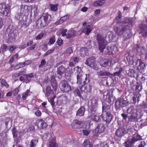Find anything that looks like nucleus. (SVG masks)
Listing matches in <instances>:
<instances>
[{"instance_id":"1","label":"nucleus","mask_w":147,"mask_h":147,"mask_svg":"<svg viewBox=\"0 0 147 147\" xmlns=\"http://www.w3.org/2000/svg\"><path fill=\"white\" fill-rule=\"evenodd\" d=\"M138 62L139 63V65L137 67V70L142 71H143L146 67V65L141 60L138 59L136 60L132 57L129 58V65H133L132 67H136Z\"/></svg>"},{"instance_id":"2","label":"nucleus","mask_w":147,"mask_h":147,"mask_svg":"<svg viewBox=\"0 0 147 147\" xmlns=\"http://www.w3.org/2000/svg\"><path fill=\"white\" fill-rule=\"evenodd\" d=\"M115 107L117 111L127 105L128 101L126 96H121L120 98L116 100L115 102Z\"/></svg>"},{"instance_id":"3","label":"nucleus","mask_w":147,"mask_h":147,"mask_svg":"<svg viewBox=\"0 0 147 147\" xmlns=\"http://www.w3.org/2000/svg\"><path fill=\"white\" fill-rule=\"evenodd\" d=\"M129 29V26L127 25H125L123 26L117 27L115 29V33L118 35L120 36L123 35L124 37L127 38V36H129L127 31Z\"/></svg>"},{"instance_id":"4","label":"nucleus","mask_w":147,"mask_h":147,"mask_svg":"<svg viewBox=\"0 0 147 147\" xmlns=\"http://www.w3.org/2000/svg\"><path fill=\"white\" fill-rule=\"evenodd\" d=\"M96 39L98 42L99 49L100 52H103L107 45V41L102 36L99 34L97 35Z\"/></svg>"},{"instance_id":"5","label":"nucleus","mask_w":147,"mask_h":147,"mask_svg":"<svg viewBox=\"0 0 147 147\" xmlns=\"http://www.w3.org/2000/svg\"><path fill=\"white\" fill-rule=\"evenodd\" d=\"M51 16L47 13H44L38 21V23L42 27L47 23H49L51 20Z\"/></svg>"},{"instance_id":"6","label":"nucleus","mask_w":147,"mask_h":147,"mask_svg":"<svg viewBox=\"0 0 147 147\" xmlns=\"http://www.w3.org/2000/svg\"><path fill=\"white\" fill-rule=\"evenodd\" d=\"M10 12V7L8 5L4 3H0V13L5 16H7Z\"/></svg>"},{"instance_id":"7","label":"nucleus","mask_w":147,"mask_h":147,"mask_svg":"<svg viewBox=\"0 0 147 147\" xmlns=\"http://www.w3.org/2000/svg\"><path fill=\"white\" fill-rule=\"evenodd\" d=\"M61 90L63 92H68L72 90L69 83L65 80L61 81Z\"/></svg>"},{"instance_id":"8","label":"nucleus","mask_w":147,"mask_h":147,"mask_svg":"<svg viewBox=\"0 0 147 147\" xmlns=\"http://www.w3.org/2000/svg\"><path fill=\"white\" fill-rule=\"evenodd\" d=\"M98 103L97 100L94 99L92 100L91 104L89 107L90 114H96L98 108Z\"/></svg>"},{"instance_id":"9","label":"nucleus","mask_w":147,"mask_h":147,"mask_svg":"<svg viewBox=\"0 0 147 147\" xmlns=\"http://www.w3.org/2000/svg\"><path fill=\"white\" fill-rule=\"evenodd\" d=\"M129 111H130L129 113L131 114L129 118V120L132 121H136L138 115L136 110L135 109L133 106L131 105L129 107Z\"/></svg>"},{"instance_id":"10","label":"nucleus","mask_w":147,"mask_h":147,"mask_svg":"<svg viewBox=\"0 0 147 147\" xmlns=\"http://www.w3.org/2000/svg\"><path fill=\"white\" fill-rule=\"evenodd\" d=\"M106 129L105 125L102 123H99L94 131H93V134L96 136L98 134H100L103 133Z\"/></svg>"},{"instance_id":"11","label":"nucleus","mask_w":147,"mask_h":147,"mask_svg":"<svg viewBox=\"0 0 147 147\" xmlns=\"http://www.w3.org/2000/svg\"><path fill=\"white\" fill-rule=\"evenodd\" d=\"M123 127L124 128L121 127L117 129L115 132V135L118 137L121 138L126 133L125 129H126L127 130L128 129L126 123L123 124Z\"/></svg>"},{"instance_id":"12","label":"nucleus","mask_w":147,"mask_h":147,"mask_svg":"<svg viewBox=\"0 0 147 147\" xmlns=\"http://www.w3.org/2000/svg\"><path fill=\"white\" fill-rule=\"evenodd\" d=\"M139 28L140 29V34L144 38H146L147 36V25L142 23L139 25Z\"/></svg>"},{"instance_id":"13","label":"nucleus","mask_w":147,"mask_h":147,"mask_svg":"<svg viewBox=\"0 0 147 147\" xmlns=\"http://www.w3.org/2000/svg\"><path fill=\"white\" fill-rule=\"evenodd\" d=\"M101 117L104 121H106L107 124L110 123L113 118V115L110 113H102Z\"/></svg>"},{"instance_id":"14","label":"nucleus","mask_w":147,"mask_h":147,"mask_svg":"<svg viewBox=\"0 0 147 147\" xmlns=\"http://www.w3.org/2000/svg\"><path fill=\"white\" fill-rule=\"evenodd\" d=\"M17 33L13 31L9 33L8 35V38L6 40V42L7 43H9L13 42L16 40L17 36Z\"/></svg>"},{"instance_id":"15","label":"nucleus","mask_w":147,"mask_h":147,"mask_svg":"<svg viewBox=\"0 0 147 147\" xmlns=\"http://www.w3.org/2000/svg\"><path fill=\"white\" fill-rule=\"evenodd\" d=\"M35 125L40 129H44L46 128L48 125L45 121L42 119H37L35 123Z\"/></svg>"},{"instance_id":"16","label":"nucleus","mask_w":147,"mask_h":147,"mask_svg":"<svg viewBox=\"0 0 147 147\" xmlns=\"http://www.w3.org/2000/svg\"><path fill=\"white\" fill-rule=\"evenodd\" d=\"M134 50L140 55H143L145 53L146 50L144 47L139 44H136L134 46Z\"/></svg>"},{"instance_id":"17","label":"nucleus","mask_w":147,"mask_h":147,"mask_svg":"<svg viewBox=\"0 0 147 147\" xmlns=\"http://www.w3.org/2000/svg\"><path fill=\"white\" fill-rule=\"evenodd\" d=\"M99 62L101 66L104 67H107L109 66V63H111L109 59L102 57H100Z\"/></svg>"},{"instance_id":"18","label":"nucleus","mask_w":147,"mask_h":147,"mask_svg":"<svg viewBox=\"0 0 147 147\" xmlns=\"http://www.w3.org/2000/svg\"><path fill=\"white\" fill-rule=\"evenodd\" d=\"M142 139L141 136L138 133V132H136L134 135V136L131 140L129 141V147H130V146L132 145L136 142Z\"/></svg>"},{"instance_id":"19","label":"nucleus","mask_w":147,"mask_h":147,"mask_svg":"<svg viewBox=\"0 0 147 147\" xmlns=\"http://www.w3.org/2000/svg\"><path fill=\"white\" fill-rule=\"evenodd\" d=\"M107 50V52L106 53L108 55L113 54L118 51L117 47L114 44L108 46Z\"/></svg>"},{"instance_id":"20","label":"nucleus","mask_w":147,"mask_h":147,"mask_svg":"<svg viewBox=\"0 0 147 147\" xmlns=\"http://www.w3.org/2000/svg\"><path fill=\"white\" fill-rule=\"evenodd\" d=\"M131 96L132 98L133 103L135 104L137 102H138L139 101V98L141 96V95L138 92L136 91Z\"/></svg>"},{"instance_id":"21","label":"nucleus","mask_w":147,"mask_h":147,"mask_svg":"<svg viewBox=\"0 0 147 147\" xmlns=\"http://www.w3.org/2000/svg\"><path fill=\"white\" fill-rule=\"evenodd\" d=\"M82 123L81 121L76 119L74 120L71 124V126L73 128L78 129L81 127V125Z\"/></svg>"},{"instance_id":"22","label":"nucleus","mask_w":147,"mask_h":147,"mask_svg":"<svg viewBox=\"0 0 147 147\" xmlns=\"http://www.w3.org/2000/svg\"><path fill=\"white\" fill-rule=\"evenodd\" d=\"M51 82L53 90L55 93L57 87V85L54 75H53L51 77Z\"/></svg>"},{"instance_id":"23","label":"nucleus","mask_w":147,"mask_h":147,"mask_svg":"<svg viewBox=\"0 0 147 147\" xmlns=\"http://www.w3.org/2000/svg\"><path fill=\"white\" fill-rule=\"evenodd\" d=\"M129 76L136 78L137 80H138L140 76L138 74V73L134 69H129Z\"/></svg>"},{"instance_id":"24","label":"nucleus","mask_w":147,"mask_h":147,"mask_svg":"<svg viewBox=\"0 0 147 147\" xmlns=\"http://www.w3.org/2000/svg\"><path fill=\"white\" fill-rule=\"evenodd\" d=\"M95 58L92 56L87 59L85 62V64L88 66L90 67L92 66V64L95 63Z\"/></svg>"},{"instance_id":"25","label":"nucleus","mask_w":147,"mask_h":147,"mask_svg":"<svg viewBox=\"0 0 147 147\" xmlns=\"http://www.w3.org/2000/svg\"><path fill=\"white\" fill-rule=\"evenodd\" d=\"M80 89L82 91H83L85 92H89L91 91L92 87L90 85H82L81 88H80Z\"/></svg>"},{"instance_id":"26","label":"nucleus","mask_w":147,"mask_h":147,"mask_svg":"<svg viewBox=\"0 0 147 147\" xmlns=\"http://www.w3.org/2000/svg\"><path fill=\"white\" fill-rule=\"evenodd\" d=\"M66 69L63 65H61L57 68V73L59 75H62L65 73Z\"/></svg>"},{"instance_id":"27","label":"nucleus","mask_w":147,"mask_h":147,"mask_svg":"<svg viewBox=\"0 0 147 147\" xmlns=\"http://www.w3.org/2000/svg\"><path fill=\"white\" fill-rule=\"evenodd\" d=\"M69 17V15H66L62 17L58 21L55 23V24L56 25L61 24L68 19Z\"/></svg>"},{"instance_id":"28","label":"nucleus","mask_w":147,"mask_h":147,"mask_svg":"<svg viewBox=\"0 0 147 147\" xmlns=\"http://www.w3.org/2000/svg\"><path fill=\"white\" fill-rule=\"evenodd\" d=\"M96 114H90L89 117L94 121L98 122L100 121V117L99 116L96 115Z\"/></svg>"},{"instance_id":"29","label":"nucleus","mask_w":147,"mask_h":147,"mask_svg":"<svg viewBox=\"0 0 147 147\" xmlns=\"http://www.w3.org/2000/svg\"><path fill=\"white\" fill-rule=\"evenodd\" d=\"M51 89V88L49 86H47L46 88V93L47 96H52L55 95L54 92Z\"/></svg>"},{"instance_id":"30","label":"nucleus","mask_w":147,"mask_h":147,"mask_svg":"<svg viewBox=\"0 0 147 147\" xmlns=\"http://www.w3.org/2000/svg\"><path fill=\"white\" fill-rule=\"evenodd\" d=\"M49 145V147H59V146L56 143V139L54 138H53L50 140Z\"/></svg>"},{"instance_id":"31","label":"nucleus","mask_w":147,"mask_h":147,"mask_svg":"<svg viewBox=\"0 0 147 147\" xmlns=\"http://www.w3.org/2000/svg\"><path fill=\"white\" fill-rule=\"evenodd\" d=\"M110 109V106L104 103V104H102V113H110L109 111Z\"/></svg>"},{"instance_id":"32","label":"nucleus","mask_w":147,"mask_h":147,"mask_svg":"<svg viewBox=\"0 0 147 147\" xmlns=\"http://www.w3.org/2000/svg\"><path fill=\"white\" fill-rule=\"evenodd\" d=\"M91 31V30L90 28V26L89 25H86V26L84 27L82 32L87 35H89Z\"/></svg>"},{"instance_id":"33","label":"nucleus","mask_w":147,"mask_h":147,"mask_svg":"<svg viewBox=\"0 0 147 147\" xmlns=\"http://www.w3.org/2000/svg\"><path fill=\"white\" fill-rule=\"evenodd\" d=\"M85 111V109L83 107H81L78 110L76 113V116L80 117L83 116Z\"/></svg>"},{"instance_id":"34","label":"nucleus","mask_w":147,"mask_h":147,"mask_svg":"<svg viewBox=\"0 0 147 147\" xmlns=\"http://www.w3.org/2000/svg\"><path fill=\"white\" fill-rule=\"evenodd\" d=\"M76 36V33L75 32H71V33H69L67 34L66 37V38L69 39V42H71L74 40L73 38Z\"/></svg>"},{"instance_id":"35","label":"nucleus","mask_w":147,"mask_h":147,"mask_svg":"<svg viewBox=\"0 0 147 147\" xmlns=\"http://www.w3.org/2000/svg\"><path fill=\"white\" fill-rule=\"evenodd\" d=\"M105 2V0L96 1L94 2L93 5L94 7L100 6L103 5Z\"/></svg>"},{"instance_id":"36","label":"nucleus","mask_w":147,"mask_h":147,"mask_svg":"<svg viewBox=\"0 0 147 147\" xmlns=\"http://www.w3.org/2000/svg\"><path fill=\"white\" fill-rule=\"evenodd\" d=\"M118 69H119V71L116 72H114L113 74V75L114 76H117L121 77V72L123 71V69L121 67H120L119 68L118 67H117L115 69V71H117Z\"/></svg>"},{"instance_id":"37","label":"nucleus","mask_w":147,"mask_h":147,"mask_svg":"<svg viewBox=\"0 0 147 147\" xmlns=\"http://www.w3.org/2000/svg\"><path fill=\"white\" fill-rule=\"evenodd\" d=\"M0 83H1V87H2L5 86L6 88H8L9 87V85L6 82V80L2 78L0 79Z\"/></svg>"},{"instance_id":"38","label":"nucleus","mask_w":147,"mask_h":147,"mask_svg":"<svg viewBox=\"0 0 147 147\" xmlns=\"http://www.w3.org/2000/svg\"><path fill=\"white\" fill-rule=\"evenodd\" d=\"M66 70L65 74L66 77H71V75L73 73V71L72 68H67L66 69Z\"/></svg>"},{"instance_id":"39","label":"nucleus","mask_w":147,"mask_h":147,"mask_svg":"<svg viewBox=\"0 0 147 147\" xmlns=\"http://www.w3.org/2000/svg\"><path fill=\"white\" fill-rule=\"evenodd\" d=\"M83 145L84 147H93L92 144L90 143L88 140H85L84 143Z\"/></svg>"},{"instance_id":"40","label":"nucleus","mask_w":147,"mask_h":147,"mask_svg":"<svg viewBox=\"0 0 147 147\" xmlns=\"http://www.w3.org/2000/svg\"><path fill=\"white\" fill-rule=\"evenodd\" d=\"M107 97H108V101L110 104L113 103V102L115 100V98L113 96H110L109 94L107 95Z\"/></svg>"},{"instance_id":"41","label":"nucleus","mask_w":147,"mask_h":147,"mask_svg":"<svg viewBox=\"0 0 147 147\" xmlns=\"http://www.w3.org/2000/svg\"><path fill=\"white\" fill-rule=\"evenodd\" d=\"M81 50L80 54L82 57H84L86 55L88 52L87 49L85 48L81 49Z\"/></svg>"},{"instance_id":"42","label":"nucleus","mask_w":147,"mask_h":147,"mask_svg":"<svg viewBox=\"0 0 147 147\" xmlns=\"http://www.w3.org/2000/svg\"><path fill=\"white\" fill-rule=\"evenodd\" d=\"M39 109V108L37 107H34L33 109L34 110L36 111L34 113L35 115L38 117H40L42 115V113Z\"/></svg>"},{"instance_id":"43","label":"nucleus","mask_w":147,"mask_h":147,"mask_svg":"<svg viewBox=\"0 0 147 147\" xmlns=\"http://www.w3.org/2000/svg\"><path fill=\"white\" fill-rule=\"evenodd\" d=\"M56 41L55 37V35L52 36L50 38L48 42V44L49 45L54 44Z\"/></svg>"},{"instance_id":"44","label":"nucleus","mask_w":147,"mask_h":147,"mask_svg":"<svg viewBox=\"0 0 147 147\" xmlns=\"http://www.w3.org/2000/svg\"><path fill=\"white\" fill-rule=\"evenodd\" d=\"M98 74L99 76H108L110 75V73L107 71H100L98 72Z\"/></svg>"},{"instance_id":"45","label":"nucleus","mask_w":147,"mask_h":147,"mask_svg":"<svg viewBox=\"0 0 147 147\" xmlns=\"http://www.w3.org/2000/svg\"><path fill=\"white\" fill-rule=\"evenodd\" d=\"M25 64L23 63H19L16 65L14 68L15 70H17L20 68L24 67Z\"/></svg>"},{"instance_id":"46","label":"nucleus","mask_w":147,"mask_h":147,"mask_svg":"<svg viewBox=\"0 0 147 147\" xmlns=\"http://www.w3.org/2000/svg\"><path fill=\"white\" fill-rule=\"evenodd\" d=\"M58 6V5L57 4H56L55 5L50 4V5L51 9L53 11H57Z\"/></svg>"},{"instance_id":"47","label":"nucleus","mask_w":147,"mask_h":147,"mask_svg":"<svg viewBox=\"0 0 147 147\" xmlns=\"http://www.w3.org/2000/svg\"><path fill=\"white\" fill-rule=\"evenodd\" d=\"M8 48L7 45L5 44H3L1 47V49L3 53L7 51Z\"/></svg>"},{"instance_id":"48","label":"nucleus","mask_w":147,"mask_h":147,"mask_svg":"<svg viewBox=\"0 0 147 147\" xmlns=\"http://www.w3.org/2000/svg\"><path fill=\"white\" fill-rule=\"evenodd\" d=\"M38 142L37 139L32 140L30 142V147H34Z\"/></svg>"},{"instance_id":"49","label":"nucleus","mask_w":147,"mask_h":147,"mask_svg":"<svg viewBox=\"0 0 147 147\" xmlns=\"http://www.w3.org/2000/svg\"><path fill=\"white\" fill-rule=\"evenodd\" d=\"M89 76H90L89 74L86 75V77L85 78L84 81L83 82V85H86V84H87L89 82Z\"/></svg>"},{"instance_id":"50","label":"nucleus","mask_w":147,"mask_h":147,"mask_svg":"<svg viewBox=\"0 0 147 147\" xmlns=\"http://www.w3.org/2000/svg\"><path fill=\"white\" fill-rule=\"evenodd\" d=\"M74 71L75 72V73H77L78 74H80L81 71V67L79 66H77L74 68Z\"/></svg>"},{"instance_id":"51","label":"nucleus","mask_w":147,"mask_h":147,"mask_svg":"<svg viewBox=\"0 0 147 147\" xmlns=\"http://www.w3.org/2000/svg\"><path fill=\"white\" fill-rule=\"evenodd\" d=\"M60 99L61 100V102L65 103L67 101V97L64 96L62 95L60 97Z\"/></svg>"},{"instance_id":"52","label":"nucleus","mask_w":147,"mask_h":147,"mask_svg":"<svg viewBox=\"0 0 147 147\" xmlns=\"http://www.w3.org/2000/svg\"><path fill=\"white\" fill-rule=\"evenodd\" d=\"M73 52V50L72 48L71 47H69L66 49L65 51V53L66 54L70 55Z\"/></svg>"},{"instance_id":"53","label":"nucleus","mask_w":147,"mask_h":147,"mask_svg":"<svg viewBox=\"0 0 147 147\" xmlns=\"http://www.w3.org/2000/svg\"><path fill=\"white\" fill-rule=\"evenodd\" d=\"M55 49V47H53L51 49H50L47 51L45 54V56H47L51 54L53 52Z\"/></svg>"},{"instance_id":"54","label":"nucleus","mask_w":147,"mask_h":147,"mask_svg":"<svg viewBox=\"0 0 147 147\" xmlns=\"http://www.w3.org/2000/svg\"><path fill=\"white\" fill-rule=\"evenodd\" d=\"M134 144L132 145L130 147H144L146 145V143L144 141H142L141 142L140 144H139L137 146H133Z\"/></svg>"},{"instance_id":"55","label":"nucleus","mask_w":147,"mask_h":147,"mask_svg":"<svg viewBox=\"0 0 147 147\" xmlns=\"http://www.w3.org/2000/svg\"><path fill=\"white\" fill-rule=\"evenodd\" d=\"M81 76L80 75V74H77V82L78 84H82V79L81 78Z\"/></svg>"},{"instance_id":"56","label":"nucleus","mask_w":147,"mask_h":147,"mask_svg":"<svg viewBox=\"0 0 147 147\" xmlns=\"http://www.w3.org/2000/svg\"><path fill=\"white\" fill-rule=\"evenodd\" d=\"M51 96V97L50 98V101L51 105L53 106H54L55 104L54 100L56 97V95H54Z\"/></svg>"},{"instance_id":"57","label":"nucleus","mask_w":147,"mask_h":147,"mask_svg":"<svg viewBox=\"0 0 147 147\" xmlns=\"http://www.w3.org/2000/svg\"><path fill=\"white\" fill-rule=\"evenodd\" d=\"M46 61L45 59H43L40 62V64L38 66L39 68H41L43 67V66L46 64Z\"/></svg>"},{"instance_id":"58","label":"nucleus","mask_w":147,"mask_h":147,"mask_svg":"<svg viewBox=\"0 0 147 147\" xmlns=\"http://www.w3.org/2000/svg\"><path fill=\"white\" fill-rule=\"evenodd\" d=\"M44 33H41L38 34V35L36 37L35 39L36 40H40L44 36Z\"/></svg>"},{"instance_id":"59","label":"nucleus","mask_w":147,"mask_h":147,"mask_svg":"<svg viewBox=\"0 0 147 147\" xmlns=\"http://www.w3.org/2000/svg\"><path fill=\"white\" fill-rule=\"evenodd\" d=\"M74 92L76 93L80 97L83 98V97L81 94V92L80 90L78 88L74 90Z\"/></svg>"},{"instance_id":"60","label":"nucleus","mask_w":147,"mask_h":147,"mask_svg":"<svg viewBox=\"0 0 147 147\" xmlns=\"http://www.w3.org/2000/svg\"><path fill=\"white\" fill-rule=\"evenodd\" d=\"M136 84L137 82L133 80H132L131 82H130V87L132 90H134V87H135Z\"/></svg>"},{"instance_id":"61","label":"nucleus","mask_w":147,"mask_h":147,"mask_svg":"<svg viewBox=\"0 0 147 147\" xmlns=\"http://www.w3.org/2000/svg\"><path fill=\"white\" fill-rule=\"evenodd\" d=\"M56 43H57L58 45L60 46L63 43V41L60 38H59Z\"/></svg>"},{"instance_id":"62","label":"nucleus","mask_w":147,"mask_h":147,"mask_svg":"<svg viewBox=\"0 0 147 147\" xmlns=\"http://www.w3.org/2000/svg\"><path fill=\"white\" fill-rule=\"evenodd\" d=\"M19 91L18 89L17 88H16L14 90L12 91L13 95L14 96H16L18 94Z\"/></svg>"},{"instance_id":"63","label":"nucleus","mask_w":147,"mask_h":147,"mask_svg":"<svg viewBox=\"0 0 147 147\" xmlns=\"http://www.w3.org/2000/svg\"><path fill=\"white\" fill-rule=\"evenodd\" d=\"M30 92L29 90H27L25 92L24 94L23 95L22 97V98L23 100H25L26 99L27 96H28V94Z\"/></svg>"},{"instance_id":"64","label":"nucleus","mask_w":147,"mask_h":147,"mask_svg":"<svg viewBox=\"0 0 147 147\" xmlns=\"http://www.w3.org/2000/svg\"><path fill=\"white\" fill-rule=\"evenodd\" d=\"M16 49V48L15 47H14L13 45H11L9 46L8 50L11 53H12Z\"/></svg>"}]
</instances>
